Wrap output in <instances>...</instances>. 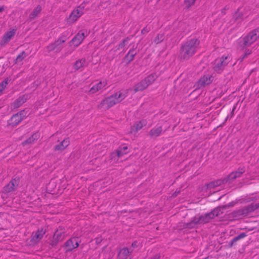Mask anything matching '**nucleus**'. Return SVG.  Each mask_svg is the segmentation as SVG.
<instances>
[{
	"label": "nucleus",
	"mask_w": 259,
	"mask_h": 259,
	"mask_svg": "<svg viewBox=\"0 0 259 259\" xmlns=\"http://www.w3.org/2000/svg\"><path fill=\"white\" fill-rule=\"evenodd\" d=\"M200 41L198 39L193 38L188 40L182 45L180 51L179 58L181 61L189 60L196 52Z\"/></svg>",
	"instance_id": "obj_1"
},
{
	"label": "nucleus",
	"mask_w": 259,
	"mask_h": 259,
	"mask_svg": "<svg viewBox=\"0 0 259 259\" xmlns=\"http://www.w3.org/2000/svg\"><path fill=\"white\" fill-rule=\"evenodd\" d=\"M258 208L259 203L256 204L252 203L241 209L234 210L226 214L224 217V220H228L230 221L238 220L240 219L241 216H246Z\"/></svg>",
	"instance_id": "obj_2"
},
{
	"label": "nucleus",
	"mask_w": 259,
	"mask_h": 259,
	"mask_svg": "<svg viewBox=\"0 0 259 259\" xmlns=\"http://www.w3.org/2000/svg\"><path fill=\"white\" fill-rule=\"evenodd\" d=\"M47 232L45 228H38L35 232H32L31 235V239H27L26 245L28 246H34L37 245L42 239L44 235Z\"/></svg>",
	"instance_id": "obj_3"
},
{
	"label": "nucleus",
	"mask_w": 259,
	"mask_h": 259,
	"mask_svg": "<svg viewBox=\"0 0 259 259\" xmlns=\"http://www.w3.org/2000/svg\"><path fill=\"white\" fill-rule=\"evenodd\" d=\"M247 236V233L242 232L235 236L226 246L228 248H238L240 247L242 244L246 242Z\"/></svg>",
	"instance_id": "obj_4"
},
{
	"label": "nucleus",
	"mask_w": 259,
	"mask_h": 259,
	"mask_svg": "<svg viewBox=\"0 0 259 259\" xmlns=\"http://www.w3.org/2000/svg\"><path fill=\"white\" fill-rule=\"evenodd\" d=\"M213 77L212 75H204L201 77L198 80L195 82L193 86L195 89L191 92V95L198 92L200 89L205 87L212 83Z\"/></svg>",
	"instance_id": "obj_5"
},
{
	"label": "nucleus",
	"mask_w": 259,
	"mask_h": 259,
	"mask_svg": "<svg viewBox=\"0 0 259 259\" xmlns=\"http://www.w3.org/2000/svg\"><path fill=\"white\" fill-rule=\"evenodd\" d=\"M257 39V38L255 36L254 33L251 31L242 40L238 42V47L243 50L245 47H249Z\"/></svg>",
	"instance_id": "obj_6"
},
{
	"label": "nucleus",
	"mask_w": 259,
	"mask_h": 259,
	"mask_svg": "<svg viewBox=\"0 0 259 259\" xmlns=\"http://www.w3.org/2000/svg\"><path fill=\"white\" fill-rule=\"evenodd\" d=\"M20 183V178L16 177L12 179L8 184L3 188L2 192L4 193H9L14 191Z\"/></svg>",
	"instance_id": "obj_7"
},
{
	"label": "nucleus",
	"mask_w": 259,
	"mask_h": 259,
	"mask_svg": "<svg viewBox=\"0 0 259 259\" xmlns=\"http://www.w3.org/2000/svg\"><path fill=\"white\" fill-rule=\"evenodd\" d=\"M29 95L27 94L19 96L14 102L10 103L11 111L13 112L21 107L29 99Z\"/></svg>",
	"instance_id": "obj_8"
},
{
	"label": "nucleus",
	"mask_w": 259,
	"mask_h": 259,
	"mask_svg": "<svg viewBox=\"0 0 259 259\" xmlns=\"http://www.w3.org/2000/svg\"><path fill=\"white\" fill-rule=\"evenodd\" d=\"M117 103V102H116V100L113 98V96H110L103 99L101 103L97 106V108L101 109L103 108L104 106L106 105L105 107V110H107Z\"/></svg>",
	"instance_id": "obj_9"
},
{
	"label": "nucleus",
	"mask_w": 259,
	"mask_h": 259,
	"mask_svg": "<svg viewBox=\"0 0 259 259\" xmlns=\"http://www.w3.org/2000/svg\"><path fill=\"white\" fill-rule=\"evenodd\" d=\"M17 28H10L9 30L7 31L2 36L0 41V46L3 47L7 44L9 41L14 37L16 34Z\"/></svg>",
	"instance_id": "obj_10"
},
{
	"label": "nucleus",
	"mask_w": 259,
	"mask_h": 259,
	"mask_svg": "<svg viewBox=\"0 0 259 259\" xmlns=\"http://www.w3.org/2000/svg\"><path fill=\"white\" fill-rule=\"evenodd\" d=\"M59 190V187H57L55 179H52L46 187V192L49 194H57Z\"/></svg>",
	"instance_id": "obj_11"
},
{
	"label": "nucleus",
	"mask_w": 259,
	"mask_h": 259,
	"mask_svg": "<svg viewBox=\"0 0 259 259\" xmlns=\"http://www.w3.org/2000/svg\"><path fill=\"white\" fill-rule=\"evenodd\" d=\"M147 123V122L146 119H142L135 122L132 126H131L130 133H137L138 131L141 130L143 126H146Z\"/></svg>",
	"instance_id": "obj_12"
},
{
	"label": "nucleus",
	"mask_w": 259,
	"mask_h": 259,
	"mask_svg": "<svg viewBox=\"0 0 259 259\" xmlns=\"http://www.w3.org/2000/svg\"><path fill=\"white\" fill-rule=\"evenodd\" d=\"M23 120L19 116L17 113L13 114L7 121V126L13 127L17 126Z\"/></svg>",
	"instance_id": "obj_13"
},
{
	"label": "nucleus",
	"mask_w": 259,
	"mask_h": 259,
	"mask_svg": "<svg viewBox=\"0 0 259 259\" xmlns=\"http://www.w3.org/2000/svg\"><path fill=\"white\" fill-rule=\"evenodd\" d=\"M133 249L130 250V249L125 247L120 249L117 254V257L119 259H126L131 256Z\"/></svg>",
	"instance_id": "obj_14"
},
{
	"label": "nucleus",
	"mask_w": 259,
	"mask_h": 259,
	"mask_svg": "<svg viewBox=\"0 0 259 259\" xmlns=\"http://www.w3.org/2000/svg\"><path fill=\"white\" fill-rule=\"evenodd\" d=\"M59 242L58 238L57 239L54 234L50 236L48 240L45 241L44 244H48L49 248H55L57 246Z\"/></svg>",
	"instance_id": "obj_15"
},
{
	"label": "nucleus",
	"mask_w": 259,
	"mask_h": 259,
	"mask_svg": "<svg viewBox=\"0 0 259 259\" xmlns=\"http://www.w3.org/2000/svg\"><path fill=\"white\" fill-rule=\"evenodd\" d=\"M70 143L69 138H66L61 141L59 144L54 146V151H63Z\"/></svg>",
	"instance_id": "obj_16"
},
{
	"label": "nucleus",
	"mask_w": 259,
	"mask_h": 259,
	"mask_svg": "<svg viewBox=\"0 0 259 259\" xmlns=\"http://www.w3.org/2000/svg\"><path fill=\"white\" fill-rule=\"evenodd\" d=\"M136 48L137 47L134 48V46L130 50L128 53L124 57L123 59L124 61L127 60V64L132 61L134 59L135 56L137 55V53L135 52Z\"/></svg>",
	"instance_id": "obj_17"
},
{
	"label": "nucleus",
	"mask_w": 259,
	"mask_h": 259,
	"mask_svg": "<svg viewBox=\"0 0 259 259\" xmlns=\"http://www.w3.org/2000/svg\"><path fill=\"white\" fill-rule=\"evenodd\" d=\"M259 189V186H255V187H250L249 188H247L246 189H245L243 191L235 193L233 195H232L233 197V199H234L235 198H237V197L241 196L246 193L248 192H253L257 189Z\"/></svg>",
	"instance_id": "obj_18"
},
{
	"label": "nucleus",
	"mask_w": 259,
	"mask_h": 259,
	"mask_svg": "<svg viewBox=\"0 0 259 259\" xmlns=\"http://www.w3.org/2000/svg\"><path fill=\"white\" fill-rule=\"evenodd\" d=\"M148 86V84L146 83L145 80L143 79L134 85V90L135 93L142 91L146 89Z\"/></svg>",
	"instance_id": "obj_19"
},
{
	"label": "nucleus",
	"mask_w": 259,
	"mask_h": 259,
	"mask_svg": "<svg viewBox=\"0 0 259 259\" xmlns=\"http://www.w3.org/2000/svg\"><path fill=\"white\" fill-rule=\"evenodd\" d=\"M229 63V61H224L220 60V61L214 66L213 68L215 72L218 73H221L224 68Z\"/></svg>",
	"instance_id": "obj_20"
},
{
	"label": "nucleus",
	"mask_w": 259,
	"mask_h": 259,
	"mask_svg": "<svg viewBox=\"0 0 259 259\" xmlns=\"http://www.w3.org/2000/svg\"><path fill=\"white\" fill-rule=\"evenodd\" d=\"M84 9V7H81L79 6L77 7L76 8L74 9L71 13L70 14V18L72 17V15L75 16V19H78L79 17H80L83 14L82 10Z\"/></svg>",
	"instance_id": "obj_21"
},
{
	"label": "nucleus",
	"mask_w": 259,
	"mask_h": 259,
	"mask_svg": "<svg viewBox=\"0 0 259 259\" xmlns=\"http://www.w3.org/2000/svg\"><path fill=\"white\" fill-rule=\"evenodd\" d=\"M215 188L214 183H213V181H211L209 183H207L205 184L203 186H202L201 188H199V192H207L211 189H213Z\"/></svg>",
	"instance_id": "obj_22"
},
{
	"label": "nucleus",
	"mask_w": 259,
	"mask_h": 259,
	"mask_svg": "<svg viewBox=\"0 0 259 259\" xmlns=\"http://www.w3.org/2000/svg\"><path fill=\"white\" fill-rule=\"evenodd\" d=\"M38 139V136L37 133L33 134L29 138L24 140L22 142L21 145L23 146H26L27 145H30L35 141Z\"/></svg>",
	"instance_id": "obj_23"
},
{
	"label": "nucleus",
	"mask_w": 259,
	"mask_h": 259,
	"mask_svg": "<svg viewBox=\"0 0 259 259\" xmlns=\"http://www.w3.org/2000/svg\"><path fill=\"white\" fill-rule=\"evenodd\" d=\"M82 41L79 34H76L72 39L68 42L69 46L73 45L74 47H78Z\"/></svg>",
	"instance_id": "obj_24"
},
{
	"label": "nucleus",
	"mask_w": 259,
	"mask_h": 259,
	"mask_svg": "<svg viewBox=\"0 0 259 259\" xmlns=\"http://www.w3.org/2000/svg\"><path fill=\"white\" fill-rule=\"evenodd\" d=\"M107 83L104 82L100 81L98 83L96 84L95 85L92 87L90 91L89 92L91 94H94L97 91H98L99 90L101 89L103 87H104L106 85Z\"/></svg>",
	"instance_id": "obj_25"
},
{
	"label": "nucleus",
	"mask_w": 259,
	"mask_h": 259,
	"mask_svg": "<svg viewBox=\"0 0 259 259\" xmlns=\"http://www.w3.org/2000/svg\"><path fill=\"white\" fill-rule=\"evenodd\" d=\"M41 7L40 5H38L32 11V12L29 14V19L30 21H32L34 20L37 15L41 12Z\"/></svg>",
	"instance_id": "obj_26"
},
{
	"label": "nucleus",
	"mask_w": 259,
	"mask_h": 259,
	"mask_svg": "<svg viewBox=\"0 0 259 259\" xmlns=\"http://www.w3.org/2000/svg\"><path fill=\"white\" fill-rule=\"evenodd\" d=\"M162 131L161 126H159L156 128H152L149 132V135L152 138L157 137L160 135Z\"/></svg>",
	"instance_id": "obj_27"
},
{
	"label": "nucleus",
	"mask_w": 259,
	"mask_h": 259,
	"mask_svg": "<svg viewBox=\"0 0 259 259\" xmlns=\"http://www.w3.org/2000/svg\"><path fill=\"white\" fill-rule=\"evenodd\" d=\"M126 94L127 93L123 94L121 92H118L112 95L111 96H113V98L115 99L118 103L124 99V98L126 97Z\"/></svg>",
	"instance_id": "obj_28"
},
{
	"label": "nucleus",
	"mask_w": 259,
	"mask_h": 259,
	"mask_svg": "<svg viewBox=\"0 0 259 259\" xmlns=\"http://www.w3.org/2000/svg\"><path fill=\"white\" fill-rule=\"evenodd\" d=\"M229 106H227L226 105H224L221 110L222 111L221 112L220 117H219V123H221L224 118H226L227 116V111L228 109L229 108Z\"/></svg>",
	"instance_id": "obj_29"
},
{
	"label": "nucleus",
	"mask_w": 259,
	"mask_h": 259,
	"mask_svg": "<svg viewBox=\"0 0 259 259\" xmlns=\"http://www.w3.org/2000/svg\"><path fill=\"white\" fill-rule=\"evenodd\" d=\"M226 205H219L218 206L216 207L215 208L213 209V210L214 211L215 215L216 217H219L221 214H223L224 211L223 210H225L226 209H228V207H226Z\"/></svg>",
	"instance_id": "obj_30"
},
{
	"label": "nucleus",
	"mask_w": 259,
	"mask_h": 259,
	"mask_svg": "<svg viewBox=\"0 0 259 259\" xmlns=\"http://www.w3.org/2000/svg\"><path fill=\"white\" fill-rule=\"evenodd\" d=\"M72 239H68L62 246L64 248L66 252H70L74 249V247H73V244H72Z\"/></svg>",
	"instance_id": "obj_31"
},
{
	"label": "nucleus",
	"mask_w": 259,
	"mask_h": 259,
	"mask_svg": "<svg viewBox=\"0 0 259 259\" xmlns=\"http://www.w3.org/2000/svg\"><path fill=\"white\" fill-rule=\"evenodd\" d=\"M240 8H239L234 13L233 15V18L235 22L240 20L242 21L243 20V13L241 12H239Z\"/></svg>",
	"instance_id": "obj_32"
},
{
	"label": "nucleus",
	"mask_w": 259,
	"mask_h": 259,
	"mask_svg": "<svg viewBox=\"0 0 259 259\" xmlns=\"http://www.w3.org/2000/svg\"><path fill=\"white\" fill-rule=\"evenodd\" d=\"M27 56L24 51H22L14 60V64H17L21 62Z\"/></svg>",
	"instance_id": "obj_33"
},
{
	"label": "nucleus",
	"mask_w": 259,
	"mask_h": 259,
	"mask_svg": "<svg viewBox=\"0 0 259 259\" xmlns=\"http://www.w3.org/2000/svg\"><path fill=\"white\" fill-rule=\"evenodd\" d=\"M11 80V78L10 76L7 77L0 83V96L3 94V91L5 90V88Z\"/></svg>",
	"instance_id": "obj_34"
},
{
	"label": "nucleus",
	"mask_w": 259,
	"mask_h": 259,
	"mask_svg": "<svg viewBox=\"0 0 259 259\" xmlns=\"http://www.w3.org/2000/svg\"><path fill=\"white\" fill-rule=\"evenodd\" d=\"M220 190L214 191L213 192H211V191H210L209 193L208 194V195L205 196V197H209L210 200H220V199L222 197V195H220L218 194V192H220Z\"/></svg>",
	"instance_id": "obj_35"
},
{
	"label": "nucleus",
	"mask_w": 259,
	"mask_h": 259,
	"mask_svg": "<svg viewBox=\"0 0 259 259\" xmlns=\"http://www.w3.org/2000/svg\"><path fill=\"white\" fill-rule=\"evenodd\" d=\"M29 110L28 108H25L17 112V113L18 114L19 116L23 120L29 115V113H28Z\"/></svg>",
	"instance_id": "obj_36"
},
{
	"label": "nucleus",
	"mask_w": 259,
	"mask_h": 259,
	"mask_svg": "<svg viewBox=\"0 0 259 259\" xmlns=\"http://www.w3.org/2000/svg\"><path fill=\"white\" fill-rule=\"evenodd\" d=\"M231 199H233L232 195H229L228 193H226L222 195L220 200L222 202L227 204L228 203L230 202Z\"/></svg>",
	"instance_id": "obj_37"
},
{
	"label": "nucleus",
	"mask_w": 259,
	"mask_h": 259,
	"mask_svg": "<svg viewBox=\"0 0 259 259\" xmlns=\"http://www.w3.org/2000/svg\"><path fill=\"white\" fill-rule=\"evenodd\" d=\"M242 200H244V199L242 198L240 199L236 198L234 199H231V201H230V202L225 204L226 205V207H227L228 208H231L234 207L236 204H238V203H241V201H242Z\"/></svg>",
	"instance_id": "obj_38"
},
{
	"label": "nucleus",
	"mask_w": 259,
	"mask_h": 259,
	"mask_svg": "<svg viewBox=\"0 0 259 259\" xmlns=\"http://www.w3.org/2000/svg\"><path fill=\"white\" fill-rule=\"evenodd\" d=\"M130 40L128 37H126L124 39H123L118 45H117L115 51L117 50H119L120 49L124 48L125 46L128 43V41Z\"/></svg>",
	"instance_id": "obj_39"
},
{
	"label": "nucleus",
	"mask_w": 259,
	"mask_h": 259,
	"mask_svg": "<svg viewBox=\"0 0 259 259\" xmlns=\"http://www.w3.org/2000/svg\"><path fill=\"white\" fill-rule=\"evenodd\" d=\"M245 171L244 167H239L236 170L233 171L232 172H234L235 178H239L241 175Z\"/></svg>",
	"instance_id": "obj_40"
},
{
	"label": "nucleus",
	"mask_w": 259,
	"mask_h": 259,
	"mask_svg": "<svg viewBox=\"0 0 259 259\" xmlns=\"http://www.w3.org/2000/svg\"><path fill=\"white\" fill-rule=\"evenodd\" d=\"M236 179L235 175H234V172H231L224 178L226 184H228L232 183V182Z\"/></svg>",
	"instance_id": "obj_41"
},
{
	"label": "nucleus",
	"mask_w": 259,
	"mask_h": 259,
	"mask_svg": "<svg viewBox=\"0 0 259 259\" xmlns=\"http://www.w3.org/2000/svg\"><path fill=\"white\" fill-rule=\"evenodd\" d=\"M65 234V231L59 232V230H56L54 234L56 236V237L58 238L59 241L61 242L64 239V235L63 234Z\"/></svg>",
	"instance_id": "obj_42"
},
{
	"label": "nucleus",
	"mask_w": 259,
	"mask_h": 259,
	"mask_svg": "<svg viewBox=\"0 0 259 259\" xmlns=\"http://www.w3.org/2000/svg\"><path fill=\"white\" fill-rule=\"evenodd\" d=\"M85 62V59H81L76 61L75 63H74L73 66V69H74L75 70H78L79 69H80L81 67H82L83 62Z\"/></svg>",
	"instance_id": "obj_43"
},
{
	"label": "nucleus",
	"mask_w": 259,
	"mask_h": 259,
	"mask_svg": "<svg viewBox=\"0 0 259 259\" xmlns=\"http://www.w3.org/2000/svg\"><path fill=\"white\" fill-rule=\"evenodd\" d=\"M144 80H145L146 83L148 84V85H149L155 81V75L154 74H151L146 77Z\"/></svg>",
	"instance_id": "obj_44"
},
{
	"label": "nucleus",
	"mask_w": 259,
	"mask_h": 259,
	"mask_svg": "<svg viewBox=\"0 0 259 259\" xmlns=\"http://www.w3.org/2000/svg\"><path fill=\"white\" fill-rule=\"evenodd\" d=\"M64 42V40H61V39H59V38H58L57 40H56L54 42H53L54 45H55V47L57 48V50L56 51V52H60L62 48H58V47Z\"/></svg>",
	"instance_id": "obj_45"
},
{
	"label": "nucleus",
	"mask_w": 259,
	"mask_h": 259,
	"mask_svg": "<svg viewBox=\"0 0 259 259\" xmlns=\"http://www.w3.org/2000/svg\"><path fill=\"white\" fill-rule=\"evenodd\" d=\"M197 222L199 223V225L204 224L208 223V222L206 220L204 215H201L198 218Z\"/></svg>",
	"instance_id": "obj_46"
},
{
	"label": "nucleus",
	"mask_w": 259,
	"mask_h": 259,
	"mask_svg": "<svg viewBox=\"0 0 259 259\" xmlns=\"http://www.w3.org/2000/svg\"><path fill=\"white\" fill-rule=\"evenodd\" d=\"M252 53L251 51L247 49L245 50V52H244V54L242 57H240L238 59V61H239V62L241 63L243 61L244 59L246 57H247L249 55L251 54Z\"/></svg>",
	"instance_id": "obj_47"
},
{
	"label": "nucleus",
	"mask_w": 259,
	"mask_h": 259,
	"mask_svg": "<svg viewBox=\"0 0 259 259\" xmlns=\"http://www.w3.org/2000/svg\"><path fill=\"white\" fill-rule=\"evenodd\" d=\"M164 35L161 34H158L154 40V42L156 44H159L163 40Z\"/></svg>",
	"instance_id": "obj_48"
},
{
	"label": "nucleus",
	"mask_w": 259,
	"mask_h": 259,
	"mask_svg": "<svg viewBox=\"0 0 259 259\" xmlns=\"http://www.w3.org/2000/svg\"><path fill=\"white\" fill-rule=\"evenodd\" d=\"M118 160V157L116 156V153H115V152H111L110 154V155L109 156V159H108V161H110V162H111V161H116Z\"/></svg>",
	"instance_id": "obj_49"
},
{
	"label": "nucleus",
	"mask_w": 259,
	"mask_h": 259,
	"mask_svg": "<svg viewBox=\"0 0 259 259\" xmlns=\"http://www.w3.org/2000/svg\"><path fill=\"white\" fill-rule=\"evenodd\" d=\"M213 182L214 183L215 188L217 187L221 186L222 184H226L224 178L223 179H220L214 180V181H213Z\"/></svg>",
	"instance_id": "obj_50"
},
{
	"label": "nucleus",
	"mask_w": 259,
	"mask_h": 259,
	"mask_svg": "<svg viewBox=\"0 0 259 259\" xmlns=\"http://www.w3.org/2000/svg\"><path fill=\"white\" fill-rule=\"evenodd\" d=\"M234 115V111L233 110H232L231 113L230 114H229L225 118L223 122H222L219 126L218 127H220V126H222L227 121V120H228V119L229 118H232Z\"/></svg>",
	"instance_id": "obj_51"
},
{
	"label": "nucleus",
	"mask_w": 259,
	"mask_h": 259,
	"mask_svg": "<svg viewBox=\"0 0 259 259\" xmlns=\"http://www.w3.org/2000/svg\"><path fill=\"white\" fill-rule=\"evenodd\" d=\"M74 17L75 16L72 15V17L70 18L69 15V16L66 19V21L68 25H71L77 21V19H75V18Z\"/></svg>",
	"instance_id": "obj_52"
},
{
	"label": "nucleus",
	"mask_w": 259,
	"mask_h": 259,
	"mask_svg": "<svg viewBox=\"0 0 259 259\" xmlns=\"http://www.w3.org/2000/svg\"><path fill=\"white\" fill-rule=\"evenodd\" d=\"M196 222H194V221H191L190 222L187 223V228L188 229H191L195 228H197L198 226L196 225Z\"/></svg>",
	"instance_id": "obj_53"
},
{
	"label": "nucleus",
	"mask_w": 259,
	"mask_h": 259,
	"mask_svg": "<svg viewBox=\"0 0 259 259\" xmlns=\"http://www.w3.org/2000/svg\"><path fill=\"white\" fill-rule=\"evenodd\" d=\"M196 0H185L184 4L186 5L187 8H189L193 5Z\"/></svg>",
	"instance_id": "obj_54"
},
{
	"label": "nucleus",
	"mask_w": 259,
	"mask_h": 259,
	"mask_svg": "<svg viewBox=\"0 0 259 259\" xmlns=\"http://www.w3.org/2000/svg\"><path fill=\"white\" fill-rule=\"evenodd\" d=\"M85 32H87V30H80L77 34H79V36H80L81 37V39H82V41L83 40V39L85 38L86 36L85 35Z\"/></svg>",
	"instance_id": "obj_55"
},
{
	"label": "nucleus",
	"mask_w": 259,
	"mask_h": 259,
	"mask_svg": "<svg viewBox=\"0 0 259 259\" xmlns=\"http://www.w3.org/2000/svg\"><path fill=\"white\" fill-rule=\"evenodd\" d=\"M114 152L116 153V156L118 157V158L121 157L124 155V154L121 151L120 148L119 147H118L117 149L115 150Z\"/></svg>",
	"instance_id": "obj_56"
},
{
	"label": "nucleus",
	"mask_w": 259,
	"mask_h": 259,
	"mask_svg": "<svg viewBox=\"0 0 259 259\" xmlns=\"http://www.w3.org/2000/svg\"><path fill=\"white\" fill-rule=\"evenodd\" d=\"M256 200V197H249L248 198H244V200H242V201H241V203H244V202H248L251 201H254Z\"/></svg>",
	"instance_id": "obj_57"
},
{
	"label": "nucleus",
	"mask_w": 259,
	"mask_h": 259,
	"mask_svg": "<svg viewBox=\"0 0 259 259\" xmlns=\"http://www.w3.org/2000/svg\"><path fill=\"white\" fill-rule=\"evenodd\" d=\"M217 204V203H209L206 204L205 205L201 206V208L202 209H204L205 208H208V207H209L214 206V205H216Z\"/></svg>",
	"instance_id": "obj_58"
},
{
	"label": "nucleus",
	"mask_w": 259,
	"mask_h": 259,
	"mask_svg": "<svg viewBox=\"0 0 259 259\" xmlns=\"http://www.w3.org/2000/svg\"><path fill=\"white\" fill-rule=\"evenodd\" d=\"M119 147L120 148L121 151L122 152V153L124 154H127V153H128V151H127L128 147L127 146H125L123 147H122V146H120Z\"/></svg>",
	"instance_id": "obj_59"
},
{
	"label": "nucleus",
	"mask_w": 259,
	"mask_h": 259,
	"mask_svg": "<svg viewBox=\"0 0 259 259\" xmlns=\"http://www.w3.org/2000/svg\"><path fill=\"white\" fill-rule=\"evenodd\" d=\"M47 48L48 49V52H52L57 48L56 47H55V45H54L53 43L51 44L50 45L47 46Z\"/></svg>",
	"instance_id": "obj_60"
},
{
	"label": "nucleus",
	"mask_w": 259,
	"mask_h": 259,
	"mask_svg": "<svg viewBox=\"0 0 259 259\" xmlns=\"http://www.w3.org/2000/svg\"><path fill=\"white\" fill-rule=\"evenodd\" d=\"M76 239L75 240V242L74 243V246L73 245V247H74V249L77 248L79 245V243L81 242V240H80L79 238L78 237H76Z\"/></svg>",
	"instance_id": "obj_61"
},
{
	"label": "nucleus",
	"mask_w": 259,
	"mask_h": 259,
	"mask_svg": "<svg viewBox=\"0 0 259 259\" xmlns=\"http://www.w3.org/2000/svg\"><path fill=\"white\" fill-rule=\"evenodd\" d=\"M150 31V28L148 27L147 26H146L143 29H142L141 33L143 34H145L149 32Z\"/></svg>",
	"instance_id": "obj_62"
},
{
	"label": "nucleus",
	"mask_w": 259,
	"mask_h": 259,
	"mask_svg": "<svg viewBox=\"0 0 259 259\" xmlns=\"http://www.w3.org/2000/svg\"><path fill=\"white\" fill-rule=\"evenodd\" d=\"M181 193V190L180 189H177L175 192H174L171 196V197L175 198L180 193Z\"/></svg>",
	"instance_id": "obj_63"
},
{
	"label": "nucleus",
	"mask_w": 259,
	"mask_h": 259,
	"mask_svg": "<svg viewBox=\"0 0 259 259\" xmlns=\"http://www.w3.org/2000/svg\"><path fill=\"white\" fill-rule=\"evenodd\" d=\"M253 33L256 37L258 38L259 37V27H257L252 30Z\"/></svg>",
	"instance_id": "obj_64"
}]
</instances>
